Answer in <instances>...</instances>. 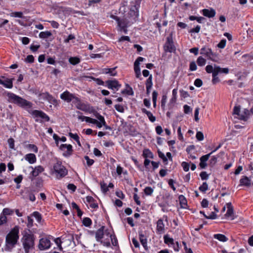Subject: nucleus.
<instances>
[{
	"mask_svg": "<svg viewBox=\"0 0 253 253\" xmlns=\"http://www.w3.org/2000/svg\"><path fill=\"white\" fill-rule=\"evenodd\" d=\"M7 95L10 102L16 104L19 106L26 109L33 117L35 118H41L47 122L49 121V117L43 112L37 110H31V108L32 107L33 104L31 102L28 101L13 93L8 92Z\"/></svg>",
	"mask_w": 253,
	"mask_h": 253,
	"instance_id": "f257e3e1",
	"label": "nucleus"
},
{
	"mask_svg": "<svg viewBox=\"0 0 253 253\" xmlns=\"http://www.w3.org/2000/svg\"><path fill=\"white\" fill-rule=\"evenodd\" d=\"M19 239V228L14 227L6 235L5 238L6 247L8 249H11L17 244Z\"/></svg>",
	"mask_w": 253,
	"mask_h": 253,
	"instance_id": "f03ea898",
	"label": "nucleus"
},
{
	"mask_svg": "<svg viewBox=\"0 0 253 253\" xmlns=\"http://www.w3.org/2000/svg\"><path fill=\"white\" fill-rule=\"evenodd\" d=\"M253 107L249 110L248 109L245 108L243 112H241V107L240 105H235L233 108L232 114L235 118L240 120L246 121L250 116V111L252 112Z\"/></svg>",
	"mask_w": 253,
	"mask_h": 253,
	"instance_id": "7ed1b4c3",
	"label": "nucleus"
},
{
	"mask_svg": "<svg viewBox=\"0 0 253 253\" xmlns=\"http://www.w3.org/2000/svg\"><path fill=\"white\" fill-rule=\"evenodd\" d=\"M34 235L32 234H25L22 238V242L26 253L34 248Z\"/></svg>",
	"mask_w": 253,
	"mask_h": 253,
	"instance_id": "20e7f679",
	"label": "nucleus"
},
{
	"mask_svg": "<svg viewBox=\"0 0 253 253\" xmlns=\"http://www.w3.org/2000/svg\"><path fill=\"white\" fill-rule=\"evenodd\" d=\"M205 70L206 72L209 74H210L211 72H214V76L215 75H218L220 74H227L229 71V70L228 68H221L220 66L215 64H213V65H207L205 68Z\"/></svg>",
	"mask_w": 253,
	"mask_h": 253,
	"instance_id": "39448f33",
	"label": "nucleus"
},
{
	"mask_svg": "<svg viewBox=\"0 0 253 253\" xmlns=\"http://www.w3.org/2000/svg\"><path fill=\"white\" fill-rule=\"evenodd\" d=\"M105 226H102L99 229H98L95 233V238L98 242H100L104 246L106 247L110 246V239L108 238H106L104 241L102 240L104 236H106L105 234V231L106 229H105Z\"/></svg>",
	"mask_w": 253,
	"mask_h": 253,
	"instance_id": "423d86ee",
	"label": "nucleus"
},
{
	"mask_svg": "<svg viewBox=\"0 0 253 253\" xmlns=\"http://www.w3.org/2000/svg\"><path fill=\"white\" fill-rule=\"evenodd\" d=\"M200 54L205 55L208 59L217 62L219 60L217 55L213 52L211 49L207 46L203 47L200 50Z\"/></svg>",
	"mask_w": 253,
	"mask_h": 253,
	"instance_id": "0eeeda50",
	"label": "nucleus"
},
{
	"mask_svg": "<svg viewBox=\"0 0 253 253\" xmlns=\"http://www.w3.org/2000/svg\"><path fill=\"white\" fill-rule=\"evenodd\" d=\"M95 117L99 121H98L97 120L94 119H87V123H90L93 124H95L98 128H101L103 126H105V121L104 118L100 115L98 113L95 112L94 114Z\"/></svg>",
	"mask_w": 253,
	"mask_h": 253,
	"instance_id": "6e6552de",
	"label": "nucleus"
},
{
	"mask_svg": "<svg viewBox=\"0 0 253 253\" xmlns=\"http://www.w3.org/2000/svg\"><path fill=\"white\" fill-rule=\"evenodd\" d=\"M56 173L59 174L60 177H64L67 174L68 171L64 166H62L61 162H57L53 167Z\"/></svg>",
	"mask_w": 253,
	"mask_h": 253,
	"instance_id": "1a4fd4ad",
	"label": "nucleus"
},
{
	"mask_svg": "<svg viewBox=\"0 0 253 253\" xmlns=\"http://www.w3.org/2000/svg\"><path fill=\"white\" fill-rule=\"evenodd\" d=\"M164 50L166 52H172L175 51V47L171 37L167 38V42L164 45Z\"/></svg>",
	"mask_w": 253,
	"mask_h": 253,
	"instance_id": "9d476101",
	"label": "nucleus"
},
{
	"mask_svg": "<svg viewBox=\"0 0 253 253\" xmlns=\"http://www.w3.org/2000/svg\"><path fill=\"white\" fill-rule=\"evenodd\" d=\"M51 246L50 241L47 238H42L40 240L39 248L40 250H44L49 249Z\"/></svg>",
	"mask_w": 253,
	"mask_h": 253,
	"instance_id": "9b49d317",
	"label": "nucleus"
},
{
	"mask_svg": "<svg viewBox=\"0 0 253 253\" xmlns=\"http://www.w3.org/2000/svg\"><path fill=\"white\" fill-rule=\"evenodd\" d=\"M105 84L108 88L112 89H116L117 90L121 86V85L116 80H108L105 82Z\"/></svg>",
	"mask_w": 253,
	"mask_h": 253,
	"instance_id": "f8f14e48",
	"label": "nucleus"
},
{
	"mask_svg": "<svg viewBox=\"0 0 253 253\" xmlns=\"http://www.w3.org/2000/svg\"><path fill=\"white\" fill-rule=\"evenodd\" d=\"M13 211L9 209L5 208L3 210L2 214L0 216V225L6 222V215H10Z\"/></svg>",
	"mask_w": 253,
	"mask_h": 253,
	"instance_id": "ddd939ff",
	"label": "nucleus"
},
{
	"mask_svg": "<svg viewBox=\"0 0 253 253\" xmlns=\"http://www.w3.org/2000/svg\"><path fill=\"white\" fill-rule=\"evenodd\" d=\"M40 96H41V98L46 100L53 104L57 103V100L47 92L40 94Z\"/></svg>",
	"mask_w": 253,
	"mask_h": 253,
	"instance_id": "4468645a",
	"label": "nucleus"
},
{
	"mask_svg": "<svg viewBox=\"0 0 253 253\" xmlns=\"http://www.w3.org/2000/svg\"><path fill=\"white\" fill-rule=\"evenodd\" d=\"M105 234L106 235V236L110 238L112 244L113 246H116L118 245V240L117 237L114 234L111 233L110 230L106 229L105 231Z\"/></svg>",
	"mask_w": 253,
	"mask_h": 253,
	"instance_id": "2eb2a0df",
	"label": "nucleus"
},
{
	"mask_svg": "<svg viewBox=\"0 0 253 253\" xmlns=\"http://www.w3.org/2000/svg\"><path fill=\"white\" fill-rule=\"evenodd\" d=\"M74 96V94L66 91L60 95V98L67 102H70L72 100Z\"/></svg>",
	"mask_w": 253,
	"mask_h": 253,
	"instance_id": "dca6fc26",
	"label": "nucleus"
},
{
	"mask_svg": "<svg viewBox=\"0 0 253 253\" xmlns=\"http://www.w3.org/2000/svg\"><path fill=\"white\" fill-rule=\"evenodd\" d=\"M60 149L62 151H64L66 149H67V152L66 153H64L63 154V155L65 156H70L71 155V154H72V151H73L72 146L70 144H68V145H67L66 144H61L60 145Z\"/></svg>",
	"mask_w": 253,
	"mask_h": 253,
	"instance_id": "f3484780",
	"label": "nucleus"
},
{
	"mask_svg": "<svg viewBox=\"0 0 253 253\" xmlns=\"http://www.w3.org/2000/svg\"><path fill=\"white\" fill-rule=\"evenodd\" d=\"M211 155V153H209L204 155L200 158V166L202 169H205L207 167V164L206 162L208 160Z\"/></svg>",
	"mask_w": 253,
	"mask_h": 253,
	"instance_id": "a211bd4d",
	"label": "nucleus"
},
{
	"mask_svg": "<svg viewBox=\"0 0 253 253\" xmlns=\"http://www.w3.org/2000/svg\"><path fill=\"white\" fill-rule=\"evenodd\" d=\"M157 231L159 234H162L165 232V225L162 219H160L157 222Z\"/></svg>",
	"mask_w": 253,
	"mask_h": 253,
	"instance_id": "6ab92c4d",
	"label": "nucleus"
},
{
	"mask_svg": "<svg viewBox=\"0 0 253 253\" xmlns=\"http://www.w3.org/2000/svg\"><path fill=\"white\" fill-rule=\"evenodd\" d=\"M203 14L207 17L212 18L215 15V11L211 8V9H204L202 10Z\"/></svg>",
	"mask_w": 253,
	"mask_h": 253,
	"instance_id": "aec40b11",
	"label": "nucleus"
},
{
	"mask_svg": "<svg viewBox=\"0 0 253 253\" xmlns=\"http://www.w3.org/2000/svg\"><path fill=\"white\" fill-rule=\"evenodd\" d=\"M33 170L31 172L32 175L34 177L38 176L40 173L42 172L44 170V169L42 167L39 166L36 167L34 169L32 167H30Z\"/></svg>",
	"mask_w": 253,
	"mask_h": 253,
	"instance_id": "412c9836",
	"label": "nucleus"
},
{
	"mask_svg": "<svg viewBox=\"0 0 253 253\" xmlns=\"http://www.w3.org/2000/svg\"><path fill=\"white\" fill-rule=\"evenodd\" d=\"M240 185L249 187L251 185V179L246 176H243L240 180Z\"/></svg>",
	"mask_w": 253,
	"mask_h": 253,
	"instance_id": "4be33fe9",
	"label": "nucleus"
},
{
	"mask_svg": "<svg viewBox=\"0 0 253 253\" xmlns=\"http://www.w3.org/2000/svg\"><path fill=\"white\" fill-rule=\"evenodd\" d=\"M118 25L120 28V31H123L125 33H126V22L125 19H119L117 22Z\"/></svg>",
	"mask_w": 253,
	"mask_h": 253,
	"instance_id": "5701e85b",
	"label": "nucleus"
},
{
	"mask_svg": "<svg viewBox=\"0 0 253 253\" xmlns=\"http://www.w3.org/2000/svg\"><path fill=\"white\" fill-rule=\"evenodd\" d=\"M25 159L31 164L35 163L37 160L35 155L32 153L26 155Z\"/></svg>",
	"mask_w": 253,
	"mask_h": 253,
	"instance_id": "b1692460",
	"label": "nucleus"
},
{
	"mask_svg": "<svg viewBox=\"0 0 253 253\" xmlns=\"http://www.w3.org/2000/svg\"><path fill=\"white\" fill-rule=\"evenodd\" d=\"M115 68H104L103 69V73L109 74L110 76H115L117 75V72L115 70Z\"/></svg>",
	"mask_w": 253,
	"mask_h": 253,
	"instance_id": "393cba45",
	"label": "nucleus"
},
{
	"mask_svg": "<svg viewBox=\"0 0 253 253\" xmlns=\"http://www.w3.org/2000/svg\"><path fill=\"white\" fill-rule=\"evenodd\" d=\"M63 243L65 244H67L68 245H71L73 243V245H75V242L74 241V236L72 234H70L68 235L66 237V239L64 240Z\"/></svg>",
	"mask_w": 253,
	"mask_h": 253,
	"instance_id": "a878e982",
	"label": "nucleus"
},
{
	"mask_svg": "<svg viewBox=\"0 0 253 253\" xmlns=\"http://www.w3.org/2000/svg\"><path fill=\"white\" fill-rule=\"evenodd\" d=\"M227 211L225 214L227 217H231L234 213L233 208L231 203L227 204Z\"/></svg>",
	"mask_w": 253,
	"mask_h": 253,
	"instance_id": "bb28decb",
	"label": "nucleus"
},
{
	"mask_svg": "<svg viewBox=\"0 0 253 253\" xmlns=\"http://www.w3.org/2000/svg\"><path fill=\"white\" fill-rule=\"evenodd\" d=\"M139 240L140 241L144 248L145 250H148V247L147 246V239L145 238V236L142 234H139Z\"/></svg>",
	"mask_w": 253,
	"mask_h": 253,
	"instance_id": "cd10ccee",
	"label": "nucleus"
},
{
	"mask_svg": "<svg viewBox=\"0 0 253 253\" xmlns=\"http://www.w3.org/2000/svg\"><path fill=\"white\" fill-rule=\"evenodd\" d=\"M2 84L4 86L8 88H11L13 87L12 79H7L5 81H3Z\"/></svg>",
	"mask_w": 253,
	"mask_h": 253,
	"instance_id": "c85d7f7f",
	"label": "nucleus"
},
{
	"mask_svg": "<svg viewBox=\"0 0 253 253\" xmlns=\"http://www.w3.org/2000/svg\"><path fill=\"white\" fill-rule=\"evenodd\" d=\"M143 156L145 158H149L153 159L154 156H153V153L149 149H145L143 150Z\"/></svg>",
	"mask_w": 253,
	"mask_h": 253,
	"instance_id": "c756f323",
	"label": "nucleus"
},
{
	"mask_svg": "<svg viewBox=\"0 0 253 253\" xmlns=\"http://www.w3.org/2000/svg\"><path fill=\"white\" fill-rule=\"evenodd\" d=\"M214 238L221 242H226L228 240L227 238L225 235L220 234L214 235Z\"/></svg>",
	"mask_w": 253,
	"mask_h": 253,
	"instance_id": "7c9ffc66",
	"label": "nucleus"
},
{
	"mask_svg": "<svg viewBox=\"0 0 253 253\" xmlns=\"http://www.w3.org/2000/svg\"><path fill=\"white\" fill-rule=\"evenodd\" d=\"M179 200L180 201V204L182 208H186L187 206V201L183 195L179 196Z\"/></svg>",
	"mask_w": 253,
	"mask_h": 253,
	"instance_id": "2f4dec72",
	"label": "nucleus"
},
{
	"mask_svg": "<svg viewBox=\"0 0 253 253\" xmlns=\"http://www.w3.org/2000/svg\"><path fill=\"white\" fill-rule=\"evenodd\" d=\"M52 35L50 31L42 32L39 34V37L42 39H46Z\"/></svg>",
	"mask_w": 253,
	"mask_h": 253,
	"instance_id": "473e14b6",
	"label": "nucleus"
},
{
	"mask_svg": "<svg viewBox=\"0 0 253 253\" xmlns=\"http://www.w3.org/2000/svg\"><path fill=\"white\" fill-rule=\"evenodd\" d=\"M126 86L128 88V89H126L122 91V93L125 94L126 93L128 95H132L133 94V91L132 88L128 84H126Z\"/></svg>",
	"mask_w": 253,
	"mask_h": 253,
	"instance_id": "72a5a7b5",
	"label": "nucleus"
},
{
	"mask_svg": "<svg viewBox=\"0 0 253 253\" xmlns=\"http://www.w3.org/2000/svg\"><path fill=\"white\" fill-rule=\"evenodd\" d=\"M197 63L199 66H204L206 64V60L202 56H199L197 59Z\"/></svg>",
	"mask_w": 253,
	"mask_h": 253,
	"instance_id": "f704fd0d",
	"label": "nucleus"
},
{
	"mask_svg": "<svg viewBox=\"0 0 253 253\" xmlns=\"http://www.w3.org/2000/svg\"><path fill=\"white\" fill-rule=\"evenodd\" d=\"M69 61L71 64L75 65L80 63V59L77 57H71L69 59Z\"/></svg>",
	"mask_w": 253,
	"mask_h": 253,
	"instance_id": "c9c22d12",
	"label": "nucleus"
},
{
	"mask_svg": "<svg viewBox=\"0 0 253 253\" xmlns=\"http://www.w3.org/2000/svg\"><path fill=\"white\" fill-rule=\"evenodd\" d=\"M83 224L86 227H89L91 225L92 221L89 217H85L83 220Z\"/></svg>",
	"mask_w": 253,
	"mask_h": 253,
	"instance_id": "e433bc0d",
	"label": "nucleus"
},
{
	"mask_svg": "<svg viewBox=\"0 0 253 253\" xmlns=\"http://www.w3.org/2000/svg\"><path fill=\"white\" fill-rule=\"evenodd\" d=\"M101 189L103 193H106L108 190V187L104 181L101 182L100 183Z\"/></svg>",
	"mask_w": 253,
	"mask_h": 253,
	"instance_id": "4c0bfd02",
	"label": "nucleus"
},
{
	"mask_svg": "<svg viewBox=\"0 0 253 253\" xmlns=\"http://www.w3.org/2000/svg\"><path fill=\"white\" fill-rule=\"evenodd\" d=\"M69 134L71 138L74 139L77 142L79 145L81 146L79 140V137L77 134H73L71 132H70Z\"/></svg>",
	"mask_w": 253,
	"mask_h": 253,
	"instance_id": "58836bf2",
	"label": "nucleus"
},
{
	"mask_svg": "<svg viewBox=\"0 0 253 253\" xmlns=\"http://www.w3.org/2000/svg\"><path fill=\"white\" fill-rule=\"evenodd\" d=\"M134 70L136 74V77L139 78L141 76L140 69L139 65L134 64Z\"/></svg>",
	"mask_w": 253,
	"mask_h": 253,
	"instance_id": "ea45409f",
	"label": "nucleus"
},
{
	"mask_svg": "<svg viewBox=\"0 0 253 253\" xmlns=\"http://www.w3.org/2000/svg\"><path fill=\"white\" fill-rule=\"evenodd\" d=\"M144 192L145 195L148 196H150L152 194L153 192V189L150 187H146L144 190Z\"/></svg>",
	"mask_w": 253,
	"mask_h": 253,
	"instance_id": "a19ab883",
	"label": "nucleus"
},
{
	"mask_svg": "<svg viewBox=\"0 0 253 253\" xmlns=\"http://www.w3.org/2000/svg\"><path fill=\"white\" fill-rule=\"evenodd\" d=\"M208 189V185L207 182H204L203 184L200 186L199 189L202 192H205Z\"/></svg>",
	"mask_w": 253,
	"mask_h": 253,
	"instance_id": "79ce46f5",
	"label": "nucleus"
},
{
	"mask_svg": "<svg viewBox=\"0 0 253 253\" xmlns=\"http://www.w3.org/2000/svg\"><path fill=\"white\" fill-rule=\"evenodd\" d=\"M177 89L176 88L173 89L172 90V97L170 99V102L175 103L176 100V96H177Z\"/></svg>",
	"mask_w": 253,
	"mask_h": 253,
	"instance_id": "37998d69",
	"label": "nucleus"
},
{
	"mask_svg": "<svg viewBox=\"0 0 253 253\" xmlns=\"http://www.w3.org/2000/svg\"><path fill=\"white\" fill-rule=\"evenodd\" d=\"M153 85L152 83V76L150 75L147 79L146 82V87H152Z\"/></svg>",
	"mask_w": 253,
	"mask_h": 253,
	"instance_id": "c03bdc74",
	"label": "nucleus"
},
{
	"mask_svg": "<svg viewBox=\"0 0 253 253\" xmlns=\"http://www.w3.org/2000/svg\"><path fill=\"white\" fill-rule=\"evenodd\" d=\"M9 147L10 149H15L14 148V140L12 138H10L7 140Z\"/></svg>",
	"mask_w": 253,
	"mask_h": 253,
	"instance_id": "a18cd8bd",
	"label": "nucleus"
},
{
	"mask_svg": "<svg viewBox=\"0 0 253 253\" xmlns=\"http://www.w3.org/2000/svg\"><path fill=\"white\" fill-rule=\"evenodd\" d=\"M10 15L11 17L22 18L23 16V13L22 12H14L11 13Z\"/></svg>",
	"mask_w": 253,
	"mask_h": 253,
	"instance_id": "49530a36",
	"label": "nucleus"
},
{
	"mask_svg": "<svg viewBox=\"0 0 253 253\" xmlns=\"http://www.w3.org/2000/svg\"><path fill=\"white\" fill-rule=\"evenodd\" d=\"M33 215L36 218L39 222H40L42 219L41 214L38 211H35L33 213Z\"/></svg>",
	"mask_w": 253,
	"mask_h": 253,
	"instance_id": "de8ad7c7",
	"label": "nucleus"
},
{
	"mask_svg": "<svg viewBox=\"0 0 253 253\" xmlns=\"http://www.w3.org/2000/svg\"><path fill=\"white\" fill-rule=\"evenodd\" d=\"M197 69V65L195 61H192L190 63L189 65V70L191 71H194L196 70Z\"/></svg>",
	"mask_w": 253,
	"mask_h": 253,
	"instance_id": "09e8293b",
	"label": "nucleus"
},
{
	"mask_svg": "<svg viewBox=\"0 0 253 253\" xmlns=\"http://www.w3.org/2000/svg\"><path fill=\"white\" fill-rule=\"evenodd\" d=\"M226 41L225 39H223L218 43L217 47L219 48H223L226 45Z\"/></svg>",
	"mask_w": 253,
	"mask_h": 253,
	"instance_id": "8fccbe9b",
	"label": "nucleus"
},
{
	"mask_svg": "<svg viewBox=\"0 0 253 253\" xmlns=\"http://www.w3.org/2000/svg\"><path fill=\"white\" fill-rule=\"evenodd\" d=\"M181 166L182 167L183 170L185 171H188L189 169V164L185 162H183L181 163Z\"/></svg>",
	"mask_w": 253,
	"mask_h": 253,
	"instance_id": "3c124183",
	"label": "nucleus"
},
{
	"mask_svg": "<svg viewBox=\"0 0 253 253\" xmlns=\"http://www.w3.org/2000/svg\"><path fill=\"white\" fill-rule=\"evenodd\" d=\"M55 243L57 245L58 247L59 248V250L61 251L62 250V248L61 246V243H63L61 241V239L60 238H57L54 240Z\"/></svg>",
	"mask_w": 253,
	"mask_h": 253,
	"instance_id": "603ef678",
	"label": "nucleus"
},
{
	"mask_svg": "<svg viewBox=\"0 0 253 253\" xmlns=\"http://www.w3.org/2000/svg\"><path fill=\"white\" fill-rule=\"evenodd\" d=\"M196 137V138L199 141L203 140L204 138L203 133L201 131H198L197 132Z\"/></svg>",
	"mask_w": 253,
	"mask_h": 253,
	"instance_id": "864d4df0",
	"label": "nucleus"
},
{
	"mask_svg": "<svg viewBox=\"0 0 253 253\" xmlns=\"http://www.w3.org/2000/svg\"><path fill=\"white\" fill-rule=\"evenodd\" d=\"M115 108L116 109L117 111H118L119 112L121 113H124V108L123 106L120 105V104H116L115 105Z\"/></svg>",
	"mask_w": 253,
	"mask_h": 253,
	"instance_id": "5fc2aeb1",
	"label": "nucleus"
},
{
	"mask_svg": "<svg viewBox=\"0 0 253 253\" xmlns=\"http://www.w3.org/2000/svg\"><path fill=\"white\" fill-rule=\"evenodd\" d=\"M76 107L78 109L82 111L86 110L85 105L84 103H82V102H81L80 104H77V106H76Z\"/></svg>",
	"mask_w": 253,
	"mask_h": 253,
	"instance_id": "6e6d98bb",
	"label": "nucleus"
},
{
	"mask_svg": "<svg viewBox=\"0 0 253 253\" xmlns=\"http://www.w3.org/2000/svg\"><path fill=\"white\" fill-rule=\"evenodd\" d=\"M164 238V242L166 244H168L169 243L172 244L173 243V239L169 237L167 235H165Z\"/></svg>",
	"mask_w": 253,
	"mask_h": 253,
	"instance_id": "4d7b16f0",
	"label": "nucleus"
},
{
	"mask_svg": "<svg viewBox=\"0 0 253 253\" xmlns=\"http://www.w3.org/2000/svg\"><path fill=\"white\" fill-rule=\"evenodd\" d=\"M203 84L202 81L200 79H197L194 82V85L197 87H201Z\"/></svg>",
	"mask_w": 253,
	"mask_h": 253,
	"instance_id": "13d9d810",
	"label": "nucleus"
},
{
	"mask_svg": "<svg viewBox=\"0 0 253 253\" xmlns=\"http://www.w3.org/2000/svg\"><path fill=\"white\" fill-rule=\"evenodd\" d=\"M25 61L28 63H33L34 61V57L32 55H28L25 59Z\"/></svg>",
	"mask_w": 253,
	"mask_h": 253,
	"instance_id": "bf43d9fd",
	"label": "nucleus"
},
{
	"mask_svg": "<svg viewBox=\"0 0 253 253\" xmlns=\"http://www.w3.org/2000/svg\"><path fill=\"white\" fill-rule=\"evenodd\" d=\"M85 160L86 161V163L88 166H91L94 163V161L92 159H90L87 156L84 157Z\"/></svg>",
	"mask_w": 253,
	"mask_h": 253,
	"instance_id": "052dcab7",
	"label": "nucleus"
},
{
	"mask_svg": "<svg viewBox=\"0 0 253 253\" xmlns=\"http://www.w3.org/2000/svg\"><path fill=\"white\" fill-rule=\"evenodd\" d=\"M204 216L207 219H214L216 218V214L214 212H211L209 216L204 214Z\"/></svg>",
	"mask_w": 253,
	"mask_h": 253,
	"instance_id": "680f3d73",
	"label": "nucleus"
},
{
	"mask_svg": "<svg viewBox=\"0 0 253 253\" xmlns=\"http://www.w3.org/2000/svg\"><path fill=\"white\" fill-rule=\"evenodd\" d=\"M211 73H212V82L213 84H216L217 82H219V79H218V78L217 77V75H215L214 76V72H211Z\"/></svg>",
	"mask_w": 253,
	"mask_h": 253,
	"instance_id": "e2e57ef3",
	"label": "nucleus"
},
{
	"mask_svg": "<svg viewBox=\"0 0 253 253\" xmlns=\"http://www.w3.org/2000/svg\"><path fill=\"white\" fill-rule=\"evenodd\" d=\"M217 162V158L215 156L211 157L210 161V165L211 167H213Z\"/></svg>",
	"mask_w": 253,
	"mask_h": 253,
	"instance_id": "0e129e2a",
	"label": "nucleus"
},
{
	"mask_svg": "<svg viewBox=\"0 0 253 253\" xmlns=\"http://www.w3.org/2000/svg\"><path fill=\"white\" fill-rule=\"evenodd\" d=\"M73 101V103H74L76 106H77V104H80L81 102L80 98L75 96V95L73 96V99L72 100Z\"/></svg>",
	"mask_w": 253,
	"mask_h": 253,
	"instance_id": "69168bd1",
	"label": "nucleus"
},
{
	"mask_svg": "<svg viewBox=\"0 0 253 253\" xmlns=\"http://www.w3.org/2000/svg\"><path fill=\"white\" fill-rule=\"evenodd\" d=\"M200 177L202 180L207 179L209 175L206 171H202L200 174Z\"/></svg>",
	"mask_w": 253,
	"mask_h": 253,
	"instance_id": "338daca9",
	"label": "nucleus"
},
{
	"mask_svg": "<svg viewBox=\"0 0 253 253\" xmlns=\"http://www.w3.org/2000/svg\"><path fill=\"white\" fill-rule=\"evenodd\" d=\"M23 179V176L19 175L14 179V181L17 184H20Z\"/></svg>",
	"mask_w": 253,
	"mask_h": 253,
	"instance_id": "774afa93",
	"label": "nucleus"
}]
</instances>
